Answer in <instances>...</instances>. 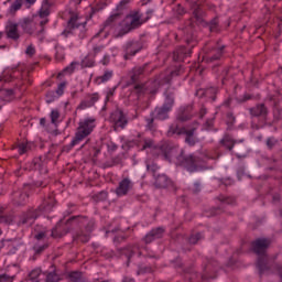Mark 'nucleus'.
I'll return each instance as SVG.
<instances>
[{
  "label": "nucleus",
  "mask_w": 282,
  "mask_h": 282,
  "mask_svg": "<svg viewBox=\"0 0 282 282\" xmlns=\"http://www.w3.org/2000/svg\"><path fill=\"white\" fill-rule=\"evenodd\" d=\"M59 281H61V276L55 272H51L46 276V282H59Z\"/></svg>",
  "instance_id": "nucleus-46"
},
{
  "label": "nucleus",
  "mask_w": 282,
  "mask_h": 282,
  "mask_svg": "<svg viewBox=\"0 0 282 282\" xmlns=\"http://www.w3.org/2000/svg\"><path fill=\"white\" fill-rule=\"evenodd\" d=\"M135 250H138V247H129L128 248V252H130L128 254V261H131V257H133V254L135 253Z\"/></svg>",
  "instance_id": "nucleus-57"
},
{
  "label": "nucleus",
  "mask_w": 282,
  "mask_h": 282,
  "mask_svg": "<svg viewBox=\"0 0 282 282\" xmlns=\"http://www.w3.org/2000/svg\"><path fill=\"white\" fill-rule=\"evenodd\" d=\"M28 193L25 192H14L12 195V202L15 206H25V204L28 203Z\"/></svg>",
  "instance_id": "nucleus-24"
},
{
  "label": "nucleus",
  "mask_w": 282,
  "mask_h": 282,
  "mask_svg": "<svg viewBox=\"0 0 282 282\" xmlns=\"http://www.w3.org/2000/svg\"><path fill=\"white\" fill-rule=\"evenodd\" d=\"M199 123L195 122V126L191 129H186L183 135H185V142L189 147H195L197 144V138L195 137V131H197Z\"/></svg>",
  "instance_id": "nucleus-22"
},
{
  "label": "nucleus",
  "mask_w": 282,
  "mask_h": 282,
  "mask_svg": "<svg viewBox=\"0 0 282 282\" xmlns=\"http://www.w3.org/2000/svg\"><path fill=\"white\" fill-rule=\"evenodd\" d=\"M145 272H151V268L145 267V268H139L138 274H145Z\"/></svg>",
  "instance_id": "nucleus-59"
},
{
  "label": "nucleus",
  "mask_w": 282,
  "mask_h": 282,
  "mask_svg": "<svg viewBox=\"0 0 282 282\" xmlns=\"http://www.w3.org/2000/svg\"><path fill=\"white\" fill-rule=\"evenodd\" d=\"M94 129H96V119L86 118L79 121L77 130L75 132V137L73 138L72 142L64 149H66L67 151H72V149H74V147H76L77 144L82 143L85 138L91 135Z\"/></svg>",
  "instance_id": "nucleus-3"
},
{
  "label": "nucleus",
  "mask_w": 282,
  "mask_h": 282,
  "mask_svg": "<svg viewBox=\"0 0 282 282\" xmlns=\"http://www.w3.org/2000/svg\"><path fill=\"white\" fill-rule=\"evenodd\" d=\"M56 98H58V95H56V93H54L53 90L46 94V102H54Z\"/></svg>",
  "instance_id": "nucleus-49"
},
{
  "label": "nucleus",
  "mask_w": 282,
  "mask_h": 282,
  "mask_svg": "<svg viewBox=\"0 0 282 282\" xmlns=\"http://www.w3.org/2000/svg\"><path fill=\"white\" fill-rule=\"evenodd\" d=\"M221 144H224V147H226V149H228V151H231L235 148V144H237V141L234 140V138L230 137V134H226L221 139Z\"/></svg>",
  "instance_id": "nucleus-33"
},
{
  "label": "nucleus",
  "mask_w": 282,
  "mask_h": 282,
  "mask_svg": "<svg viewBox=\"0 0 282 282\" xmlns=\"http://www.w3.org/2000/svg\"><path fill=\"white\" fill-rule=\"evenodd\" d=\"M143 23H147V20L142 18V12H130L121 22V31L119 33V36H124V34H129V32L138 30V28H141Z\"/></svg>",
  "instance_id": "nucleus-5"
},
{
  "label": "nucleus",
  "mask_w": 282,
  "mask_h": 282,
  "mask_svg": "<svg viewBox=\"0 0 282 282\" xmlns=\"http://www.w3.org/2000/svg\"><path fill=\"white\" fill-rule=\"evenodd\" d=\"M109 120L113 126L115 131H118L119 129H124V127L129 124V119H127V115H124V111L119 108L115 109L110 113Z\"/></svg>",
  "instance_id": "nucleus-12"
},
{
  "label": "nucleus",
  "mask_w": 282,
  "mask_h": 282,
  "mask_svg": "<svg viewBox=\"0 0 282 282\" xmlns=\"http://www.w3.org/2000/svg\"><path fill=\"white\" fill-rule=\"evenodd\" d=\"M236 120L237 119L235 118V115H232L231 112L227 113V124L232 126V124H235Z\"/></svg>",
  "instance_id": "nucleus-55"
},
{
  "label": "nucleus",
  "mask_w": 282,
  "mask_h": 282,
  "mask_svg": "<svg viewBox=\"0 0 282 282\" xmlns=\"http://www.w3.org/2000/svg\"><path fill=\"white\" fill-rule=\"evenodd\" d=\"M170 184L171 180L164 174H160L155 177L154 186H156V188H166Z\"/></svg>",
  "instance_id": "nucleus-29"
},
{
  "label": "nucleus",
  "mask_w": 282,
  "mask_h": 282,
  "mask_svg": "<svg viewBox=\"0 0 282 282\" xmlns=\"http://www.w3.org/2000/svg\"><path fill=\"white\" fill-rule=\"evenodd\" d=\"M196 95L199 96V98L205 96V98H209L210 100L215 101L217 96V88L210 87L206 89H199L196 91Z\"/></svg>",
  "instance_id": "nucleus-26"
},
{
  "label": "nucleus",
  "mask_w": 282,
  "mask_h": 282,
  "mask_svg": "<svg viewBox=\"0 0 282 282\" xmlns=\"http://www.w3.org/2000/svg\"><path fill=\"white\" fill-rule=\"evenodd\" d=\"M85 25H87V22H84L83 18H80L78 13H73L70 15V19L68 21V28H70V30H76L78 28L85 30Z\"/></svg>",
  "instance_id": "nucleus-23"
},
{
  "label": "nucleus",
  "mask_w": 282,
  "mask_h": 282,
  "mask_svg": "<svg viewBox=\"0 0 282 282\" xmlns=\"http://www.w3.org/2000/svg\"><path fill=\"white\" fill-rule=\"evenodd\" d=\"M109 36V31L106 26H104L98 33H96L91 39L89 44L91 45V50L89 52V56L91 58H97V56H102L105 54V45L100 43L104 39Z\"/></svg>",
  "instance_id": "nucleus-7"
},
{
  "label": "nucleus",
  "mask_w": 282,
  "mask_h": 282,
  "mask_svg": "<svg viewBox=\"0 0 282 282\" xmlns=\"http://www.w3.org/2000/svg\"><path fill=\"white\" fill-rule=\"evenodd\" d=\"M94 58L95 57H91L90 55H89V53H88V56H86L84 59H83V62H82V65L84 66V67H94V65H95V61H94Z\"/></svg>",
  "instance_id": "nucleus-39"
},
{
  "label": "nucleus",
  "mask_w": 282,
  "mask_h": 282,
  "mask_svg": "<svg viewBox=\"0 0 282 282\" xmlns=\"http://www.w3.org/2000/svg\"><path fill=\"white\" fill-rule=\"evenodd\" d=\"M25 54L29 56H34L36 54V48H34V45H29L26 47Z\"/></svg>",
  "instance_id": "nucleus-54"
},
{
  "label": "nucleus",
  "mask_w": 282,
  "mask_h": 282,
  "mask_svg": "<svg viewBox=\"0 0 282 282\" xmlns=\"http://www.w3.org/2000/svg\"><path fill=\"white\" fill-rule=\"evenodd\" d=\"M14 218L12 216L3 215V210H0V224H12Z\"/></svg>",
  "instance_id": "nucleus-42"
},
{
  "label": "nucleus",
  "mask_w": 282,
  "mask_h": 282,
  "mask_svg": "<svg viewBox=\"0 0 282 282\" xmlns=\"http://www.w3.org/2000/svg\"><path fill=\"white\" fill-rule=\"evenodd\" d=\"M175 105V98L171 95H167L163 106L154 109L156 120H166L169 118V112L173 109Z\"/></svg>",
  "instance_id": "nucleus-13"
},
{
  "label": "nucleus",
  "mask_w": 282,
  "mask_h": 282,
  "mask_svg": "<svg viewBox=\"0 0 282 282\" xmlns=\"http://www.w3.org/2000/svg\"><path fill=\"white\" fill-rule=\"evenodd\" d=\"M194 193H199V191H200V187H199V183H196L195 185H194Z\"/></svg>",
  "instance_id": "nucleus-63"
},
{
  "label": "nucleus",
  "mask_w": 282,
  "mask_h": 282,
  "mask_svg": "<svg viewBox=\"0 0 282 282\" xmlns=\"http://www.w3.org/2000/svg\"><path fill=\"white\" fill-rule=\"evenodd\" d=\"M6 34L12 41H19L21 33H19V24L17 22L8 21L6 25Z\"/></svg>",
  "instance_id": "nucleus-20"
},
{
  "label": "nucleus",
  "mask_w": 282,
  "mask_h": 282,
  "mask_svg": "<svg viewBox=\"0 0 282 282\" xmlns=\"http://www.w3.org/2000/svg\"><path fill=\"white\" fill-rule=\"evenodd\" d=\"M47 17H50V4L47 2H44L39 11V14L33 17L34 19H37L39 22L40 29L36 35L40 41H43V39H45V25L50 23V19H47Z\"/></svg>",
  "instance_id": "nucleus-9"
},
{
  "label": "nucleus",
  "mask_w": 282,
  "mask_h": 282,
  "mask_svg": "<svg viewBox=\"0 0 282 282\" xmlns=\"http://www.w3.org/2000/svg\"><path fill=\"white\" fill-rule=\"evenodd\" d=\"M186 56H191V51L186 50L184 46H181L174 51L173 61H184Z\"/></svg>",
  "instance_id": "nucleus-27"
},
{
  "label": "nucleus",
  "mask_w": 282,
  "mask_h": 282,
  "mask_svg": "<svg viewBox=\"0 0 282 282\" xmlns=\"http://www.w3.org/2000/svg\"><path fill=\"white\" fill-rule=\"evenodd\" d=\"M69 232V229L63 228V220L56 224L55 228L52 229L51 237L57 238L63 237L64 235H67Z\"/></svg>",
  "instance_id": "nucleus-30"
},
{
  "label": "nucleus",
  "mask_w": 282,
  "mask_h": 282,
  "mask_svg": "<svg viewBox=\"0 0 282 282\" xmlns=\"http://www.w3.org/2000/svg\"><path fill=\"white\" fill-rule=\"evenodd\" d=\"M56 61H64L65 59V51L63 47H57L55 53Z\"/></svg>",
  "instance_id": "nucleus-48"
},
{
  "label": "nucleus",
  "mask_w": 282,
  "mask_h": 282,
  "mask_svg": "<svg viewBox=\"0 0 282 282\" xmlns=\"http://www.w3.org/2000/svg\"><path fill=\"white\" fill-rule=\"evenodd\" d=\"M32 147H34V143L32 142H22L18 144V152L20 155H23L24 153H28V151H32Z\"/></svg>",
  "instance_id": "nucleus-34"
},
{
  "label": "nucleus",
  "mask_w": 282,
  "mask_h": 282,
  "mask_svg": "<svg viewBox=\"0 0 282 282\" xmlns=\"http://www.w3.org/2000/svg\"><path fill=\"white\" fill-rule=\"evenodd\" d=\"M154 120H155L154 118L147 119V124H148L149 129H153V121Z\"/></svg>",
  "instance_id": "nucleus-60"
},
{
  "label": "nucleus",
  "mask_w": 282,
  "mask_h": 282,
  "mask_svg": "<svg viewBox=\"0 0 282 282\" xmlns=\"http://www.w3.org/2000/svg\"><path fill=\"white\" fill-rule=\"evenodd\" d=\"M19 25L24 34L36 36V39H39V18H24L19 22Z\"/></svg>",
  "instance_id": "nucleus-11"
},
{
  "label": "nucleus",
  "mask_w": 282,
  "mask_h": 282,
  "mask_svg": "<svg viewBox=\"0 0 282 282\" xmlns=\"http://www.w3.org/2000/svg\"><path fill=\"white\" fill-rule=\"evenodd\" d=\"M89 232H91V230L87 231V232H80L77 234L74 237V241H82V243H87V241H89V239L91 238V236L89 235Z\"/></svg>",
  "instance_id": "nucleus-35"
},
{
  "label": "nucleus",
  "mask_w": 282,
  "mask_h": 282,
  "mask_svg": "<svg viewBox=\"0 0 282 282\" xmlns=\"http://www.w3.org/2000/svg\"><path fill=\"white\" fill-rule=\"evenodd\" d=\"M76 67H78V62H72L69 66L64 68L63 74H74Z\"/></svg>",
  "instance_id": "nucleus-43"
},
{
  "label": "nucleus",
  "mask_w": 282,
  "mask_h": 282,
  "mask_svg": "<svg viewBox=\"0 0 282 282\" xmlns=\"http://www.w3.org/2000/svg\"><path fill=\"white\" fill-rule=\"evenodd\" d=\"M134 90L137 91V94H145L147 85L137 84V85H134Z\"/></svg>",
  "instance_id": "nucleus-50"
},
{
  "label": "nucleus",
  "mask_w": 282,
  "mask_h": 282,
  "mask_svg": "<svg viewBox=\"0 0 282 282\" xmlns=\"http://www.w3.org/2000/svg\"><path fill=\"white\" fill-rule=\"evenodd\" d=\"M122 282H135V280H133V278H123Z\"/></svg>",
  "instance_id": "nucleus-64"
},
{
  "label": "nucleus",
  "mask_w": 282,
  "mask_h": 282,
  "mask_svg": "<svg viewBox=\"0 0 282 282\" xmlns=\"http://www.w3.org/2000/svg\"><path fill=\"white\" fill-rule=\"evenodd\" d=\"M46 237H47V230L40 231L35 235V239H37V241H41V239H45Z\"/></svg>",
  "instance_id": "nucleus-56"
},
{
  "label": "nucleus",
  "mask_w": 282,
  "mask_h": 282,
  "mask_svg": "<svg viewBox=\"0 0 282 282\" xmlns=\"http://www.w3.org/2000/svg\"><path fill=\"white\" fill-rule=\"evenodd\" d=\"M143 23H147V20L142 18V12H130L121 22V31L119 33V36H124V34H129V32L138 30V28H141Z\"/></svg>",
  "instance_id": "nucleus-6"
},
{
  "label": "nucleus",
  "mask_w": 282,
  "mask_h": 282,
  "mask_svg": "<svg viewBox=\"0 0 282 282\" xmlns=\"http://www.w3.org/2000/svg\"><path fill=\"white\" fill-rule=\"evenodd\" d=\"M147 149H158L155 147V141L151 139H145L143 142L142 151H147Z\"/></svg>",
  "instance_id": "nucleus-40"
},
{
  "label": "nucleus",
  "mask_w": 282,
  "mask_h": 282,
  "mask_svg": "<svg viewBox=\"0 0 282 282\" xmlns=\"http://www.w3.org/2000/svg\"><path fill=\"white\" fill-rule=\"evenodd\" d=\"M147 171L148 173H151L153 177H155L158 171H160V166H158L155 163H147Z\"/></svg>",
  "instance_id": "nucleus-38"
},
{
  "label": "nucleus",
  "mask_w": 282,
  "mask_h": 282,
  "mask_svg": "<svg viewBox=\"0 0 282 282\" xmlns=\"http://www.w3.org/2000/svg\"><path fill=\"white\" fill-rule=\"evenodd\" d=\"M191 111H193V106H188V107L184 108L178 113L177 120H180L181 122H186V121L191 120V118H193V115L191 113Z\"/></svg>",
  "instance_id": "nucleus-31"
},
{
  "label": "nucleus",
  "mask_w": 282,
  "mask_h": 282,
  "mask_svg": "<svg viewBox=\"0 0 282 282\" xmlns=\"http://www.w3.org/2000/svg\"><path fill=\"white\" fill-rule=\"evenodd\" d=\"M276 144H279V140H276L274 137H270L267 139L268 149L272 150L274 149V147H276Z\"/></svg>",
  "instance_id": "nucleus-47"
},
{
  "label": "nucleus",
  "mask_w": 282,
  "mask_h": 282,
  "mask_svg": "<svg viewBox=\"0 0 282 282\" xmlns=\"http://www.w3.org/2000/svg\"><path fill=\"white\" fill-rule=\"evenodd\" d=\"M249 111L251 116H253L254 118H259V117L265 118V116H268V108L263 104H259L250 108Z\"/></svg>",
  "instance_id": "nucleus-25"
},
{
  "label": "nucleus",
  "mask_w": 282,
  "mask_h": 282,
  "mask_svg": "<svg viewBox=\"0 0 282 282\" xmlns=\"http://www.w3.org/2000/svg\"><path fill=\"white\" fill-rule=\"evenodd\" d=\"M193 19L196 21L198 25H208L204 20L206 18V12L202 9V4L197 2H193L192 4Z\"/></svg>",
  "instance_id": "nucleus-16"
},
{
  "label": "nucleus",
  "mask_w": 282,
  "mask_h": 282,
  "mask_svg": "<svg viewBox=\"0 0 282 282\" xmlns=\"http://www.w3.org/2000/svg\"><path fill=\"white\" fill-rule=\"evenodd\" d=\"M153 72V68L149 69V63L143 64L142 66H134L130 73V80L132 83H138L141 76H149Z\"/></svg>",
  "instance_id": "nucleus-14"
},
{
  "label": "nucleus",
  "mask_w": 282,
  "mask_h": 282,
  "mask_svg": "<svg viewBox=\"0 0 282 282\" xmlns=\"http://www.w3.org/2000/svg\"><path fill=\"white\" fill-rule=\"evenodd\" d=\"M224 47L225 46H217L207 51L203 56L204 61H206V63H215V61H219V58L224 56Z\"/></svg>",
  "instance_id": "nucleus-17"
},
{
  "label": "nucleus",
  "mask_w": 282,
  "mask_h": 282,
  "mask_svg": "<svg viewBox=\"0 0 282 282\" xmlns=\"http://www.w3.org/2000/svg\"><path fill=\"white\" fill-rule=\"evenodd\" d=\"M111 78H113V70L106 69L101 76L96 77L95 83L102 85V83H108Z\"/></svg>",
  "instance_id": "nucleus-32"
},
{
  "label": "nucleus",
  "mask_w": 282,
  "mask_h": 282,
  "mask_svg": "<svg viewBox=\"0 0 282 282\" xmlns=\"http://www.w3.org/2000/svg\"><path fill=\"white\" fill-rule=\"evenodd\" d=\"M56 206V200H54V197L48 196L47 199H45L42 205L39 206L36 209H30L26 213H23L20 216V220L18 223L19 226H32L34 224V220L41 216V213H51L52 208Z\"/></svg>",
  "instance_id": "nucleus-2"
},
{
  "label": "nucleus",
  "mask_w": 282,
  "mask_h": 282,
  "mask_svg": "<svg viewBox=\"0 0 282 282\" xmlns=\"http://www.w3.org/2000/svg\"><path fill=\"white\" fill-rule=\"evenodd\" d=\"M100 100V94L98 93H93V94H87L82 100V102L78 106V109H89V107H94L98 101Z\"/></svg>",
  "instance_id": "nucleus-19"
},
{
  "label": "nucleus",
  "mask_w": 282,
  "mask_h": 282,
  "mask_svg": "<svg viewBox=\"0 0 282 282\" xmlns=\"http://www.w3.org/2000/svg\"><path fill=\"white\" fill-rule=\"evenodd\" d=\"M181 74H184V69L182 68V66H180L175 70H172L170 74H166V73L160 74L151 84V86L148 85L149 94H158V89H160L162 85H169V83H171V79L173 77L181 76Z\"/></svg>",
  "instance_id": "nucleus-8"
},
{
  "label": "nucleus",
  "mask_w": 282,
  "mask_h": 282,
  "mask_svg": "<svg viewBox=\"0 0 282 282\" xmlns=\"http://www.w3.org/2000/svg\"><path fill=\"white\" fill-rule=\"evenodd\" d=\"M207 113L206 107L202 106L198 112V118H204V116Z\"/></svg>",
  "instance_id": "nucleus-58"
},
{
  "label": "nucleus",
  "mask_w": 282,
  "mask_h": 282,
  "mask_svg": "<svg viewBox=\"0 0 282 282\" xmlns=\"http://www.w3.org/2000/svg\"><path fill=\"white\" fill-rule=\"evenodd\" d=\"M202 234H195V235H192L189 237V243L194 245L197 243V241H199V239H202Z\"/></svg>",
  "instance_id": "nucleus-51"
},
{
  "label": "nucleus",
  "mask_w": 282,
  "mask_h": 282,
  "mask_svg": "<svg viewBox=\"0 0 282 282\" xmlns=\"http://www.w3.org/2000/svg\"><path fill=\"white\" fill-rule=\"evenodd\" d=\"M208 26H209V31L219 32V21L217 19L212 20Z\"/></svg>",
  "instance_id": "nucleus-45"
},
{
  "label": "nucleus",
  "mask_w": 282,
  "mask_h": 282,
  "mask_svg": "<svg viewBox=\"0 0 282 282\" xmlns=\"http://www.w3.org/2000/svg\"><path fill=\"white\" fill-rule=\"evenodd\" d=\"M129 3H131V0H121L113 10V13L106 20L104 28H111V25H113L116 21H120L124 12H127Z\"/></svg>",
  "instance_id": "nucleus-10"
},
{
  "label": "nucleus",
  "mask_w": 282,
  "mask_h": 282,
  "mask_svg": "<svg viewBox=\"0 0 282 282\" xmlns=\"http://www.w3.org/2000/svg\"><path fill=\"white\" fill-rule=\"evenodd\" d=\"M101 63H102L104 65H107V64L109 63V55L104 54V57H102V59H101Z\"/></svg>",
  "instance_id": "nucleus-61"
},
{
  "label": "nucleus",
  "mask_w": 282,
  "mask_h": 282,
  "mask_svg": "<svg viewBox=\"0 0 282 282\" xmlns=\"http://www.w3.org/2000/svg\"><path fill=\"white\" fill-rule=\"evenodd\" d=\"M270 243L272 241L268 238H258L252 242V250L256 254H258L257 268L260 274H263L265 270H268V248H270Z\"/></svg>",
  "instance_id": "nucleus-4"
},
{
  "label": "nucleus",
  "mask_w": 282,
  "mask_h": 282,
  "mask_svg": "<svg viewBox=\"0 0 282 282\" xmlns=\"http://www.w3.org/2000/svg\"><path fill=\"white\" fill-rule=\"evenodd\" d=\"M0 282H14V276L9 274H0Z\"/></svg>",
  "instance_id": "nucleus-52"
},
{
  "label": "nucleus",
  "mask_w": 282,
  "mask_h": 282,
  "mask_svg": "<svg viewBox=\"0 0 282 282\" xmlns=\"http://www.w3.org/2000/svg\"><path fill=\"white\" fill-rule=\"evenodd\" d=\"M218 199L221 202V204H232V198L226 197L224 195L218 196Z\"/></svg>",
  "instance_id": "nucleus-53"
},
{
  "label": "nucleus",
  "mask_w": 282,
  "mask_h": 282,
  "mask_svg": "<svg viewBox=\"0 0 282 282\" xmlns=\"http://www.w3.org/2000/svg\"><path fill=\"white\" fill-rule=\"evenodd\" d=\"M65 87H67V82H62L61 84H58L57 89L55 91L57 98H61V96L65 94Z\"/></svg>",
  "instance_id": "nucleus-41"
},
{
  "label": "nucleus",
  "mask_w": 282,
  "mask_h": 282,
  "mask_svg": "<svg viewBox=\"0 0 282 282\" xmlns=\"http://www.w3.org/2000/svg\"><path fill=\"white\" fill-rule=\"evenodd\" d=\"M186 132V128L180 127L177 123H172L167 130L169 138H173V135H184Z\"/></svg>",
  "instance_id": "nucleus-28"
},
{
  "label": "nucleus",
  "mask_w": 282,
  "mask_h": 282,
  "mask_svg": "<svg viewBox=\"0 0 282 282\" xmlns=\"http://www.w3.org/2000/svg\"><path fill=\"white\" fill-rule=\"evenodd\" d=\"M161 151L165 160H169V162H171V160H174V158H176L177 163L181 166H184V169H186V171H188L189 173H195V171H197V167L202 164V160L199 159V156H195L193 154L184 155L183 150H180V155H177V149L171 148L169 145H162Z\"/></svg>",
  "instance_id": "nucleus-1"
},
{
  "label": "nucleus",
  "mask_w": 282,
  "mask_h": 282,
  "mask_svg": "<svg viewBox=\"0 0 282 282\" xmlns=\"http://www.w3.org/2000/svg\"><path fill=\"white\" fill-rule=\"evenodd\" d=\"M68 279L70 282H78L83 279V273L78 271H73L68 274Z\"/></svg>",
  "instance_id": "nucleus-37"
},
{
  "label": "nucleus",
  "mask_w": 282,
  "mask_h": 282,
  "mask_svg": "<svg viewBox=\"0 0 282 282\" xmlns=\"http://www.w3.org/2000/svg\"><path fill=\"white\" fill-rule=\"evenodd\" d=\"M50 118H51L52 124H56V122H58V119L61 118V112H58V110L56 109L52 110Z\"/></svg>",
  "instance_id": "nucleus-44"
},
{
  "label": "nucleus",
  "mask_w": 282,
  "mask_h": 282,
  "mask_svg": "<svg viewBox=\"0 0 282 282\" xmlns=\"http://www.w3.org/2000/svg\"><path fill=\"white\" fill-rule=\"evenodd\" d=\"M133 188V182L130 178H123L119 182L115 193L117 197H124V195H129V192Z\"/></svg>",
  "instance_id": "nucleus-15"
},
{
  "label": "nucleus",
  "mask_w": 282,
  "mask_h": 282,
  "mask_svg": "<svg viewBox=\"0 0 282 282\" xmlns=\"http://www.w3.org/2000/svg\"><path fill=\"white\" fill-rule=\"evenodd\" d=\"M142 50V44L140 42H128L124 46V61H129L131 56H135L138 52Z\"/></svg>",
  "instance_id": "nucleus-18"
},
{
  "label": "nucleus",
  "mask_w": 282,
  "mask_h": 282,
  "mask_svg": "<svg viewBox=\"0 0 282 282\" xmlns=\"http://www.w3.org/2000/svg\"><path fill=\"white\" fill-rule=\"evenodd\" d=\"M39 274H40V272L36 271V270H34V271H32V272L30 273V276H31V279H36V276H39Z\"/></svg>",
  "instance_id": "nucleus-62"
},
{
  "label": "nucleus",
  "mask_w": 282,
  "mask_h": 282,
  "mask_svg": "<svg viewBox=\"0 0 282 282\" xmlns=\"http://www.w3.org/2000/svg\"><path fill=\"white\" fill-rule=\"evenodd\" d=\"M23 6V0H15L12 2L11 7L9 8L10 14H15L20 8Z\"/></svg>",
  "instance_id": "nucleus-36"
},
{
  "label": "nucleus",
  "mask_w": 282,
  "mask_h": 282,
  "mask_svg": "<svg viewBox=\"0 0 282 282\" xmlns=\"http://www.w3.org/2000/svg\"><path fill=\"white\" fill-rule=\"evenodd\" d=\"M164 232H166V229L164 227H158L149 231V234L145 235L143 238V241L145 243H153L155 239H162L164 237Z\"/></svg>",
  "instance_id": "nucleus-21"
}]
</instances>
